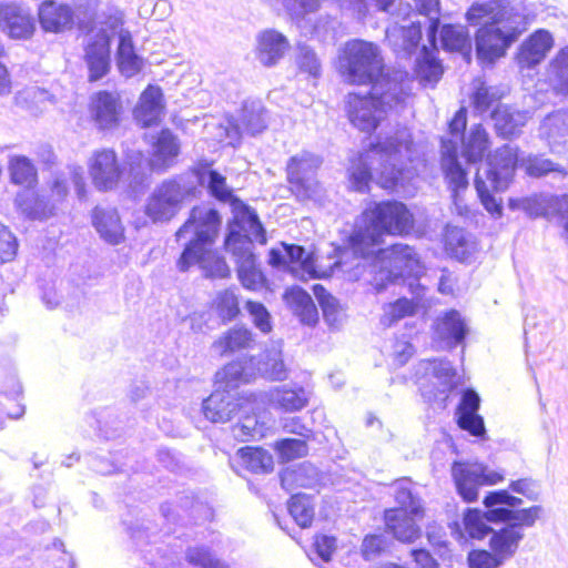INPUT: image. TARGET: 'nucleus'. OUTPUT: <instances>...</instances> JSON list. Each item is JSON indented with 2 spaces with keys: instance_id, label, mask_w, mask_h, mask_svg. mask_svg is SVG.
<instances>
[{
  "instance_id": "nucleus-1",
  "label": "nucleus",
  "mask_w": 568,
  "mask_h": 568,
  "mask_svg": "<svg viewBox=\"0 0 568 568\" xmlns=\"http://www.w3.org/2000/svg\"><path fill=\"white\" fill-rule=\"evenodd\" d=\"M468 24L478 27L475 32V53L478 63L493 67L527 31L529 19L523 1H475L465 13Z\"/></svg>"
},
{
  "instance_id": "nucleus-2",
  "label": "nucleus",
  "mask_w": 568,
  "mask_h": 568,
  "mask_svg": "<svg viewBox=\"0 0 568 568\" xmlns=\"http://www.w3.org/2000/svg\"><path fill=\"white\" fill-rule=\"evenodd\" d=\"M197 185L205 186L211 196L226 202L233 193L226 185V179L215 170L209 169V163L202 162L190 172L163 181L150 195L145 213L154 222L171 220L180 210L181 203L190 196H195Z\"/></svg>"
},
{
  "instance_id": "nucleus-3",
  "label": "nucleus",
  "mask_w": 568,
  "mask_h": 568,
  "mask_svg": "<svg viewBox=\"0 0 568 568\" xmlns=\"http://www.w3.org/2000/svg\"><path fill=\"white\" fill-rule=\"evenodd\" d=\"M221 222V215L215 209L195 206L191 210L189 219L175 233L178 241L192 234L176 261L180 272H187L193 265H199L206 277L225 278L230 275L225 260L212 251Z\"/></svg>"
},
{
  "instance_id": "nucleus-4",
  "label": "nucleus",
  "mask_w": 568,
  "mask_h": 568,
  "mask_svg": "<svg viewBox=\"0 0 568 568\" xmlns=\"http://www.w3.org/2000/svg\"><path fill=\"white\" fill-rule=\"evenodd\" d=\"M414 224V215L403 202H374L362 213L348 244L356 256L367 258L374 256L385 235H407Z\"/></svg>"
},
{
  "instance_id": "nucleus-5",
  "label": "nucleus",
  "mask_w": 568,
  "mask_h": 568,
  "mask_svg": "<svg viewBox=\"0 0 568 568\" xmlns=\"http://www.w3.org/2000/svg\"><path fill=\"white\" fill-rule=\"evenodd\" d=\"M483 504L489 520L504 524L499 530L493 531L489 541L491 550L503 560L515 555L525 536L521 529L532 527L544 511L540 505L519 509L523 499L504 489L488 493Z\"/></svg>"
},
{
  "instance_id": "nucleus-6",
  "label": "nucleus",
  "mask_w": 568,
  "mask_h": 568,
  "mask_svg": "<svg viewBox=\"0 0 568 568\" xmlns=\"http://www.w3.org/2000/svg\"><path fill=\"white\" fill-rule=\"evenodd\" d=\"M409 134L378 140L367 154L361 155L348 169L352 187L361 193L368 191L373 179L384 189H395L404 181L403 150H409Z\"/></svg>"
},
{
  "instance_id": "nucleus-7",
  "label": "nucleus",
  "mask_w": 568,
  "mask_h": 568,
  "mask_svg": "<svg viewBox=\"0 0 568 568\" xmlns=\"http://www.w3.org/2000/svg\"><path fill=\"white\" fill-rule=\"evenodd\" d=\"M407 72H397L394 80L373 84L367 95L349 94L346 112L349 122L359 131L371 134L379 125L387 110L402 106L408 95Z\"/></svg>"
},
{
  "instance_id": "nucleus-8",
  "label": "nucleus",
  "mask_w": 568,
  "mask_h": 568,
  "mask_svg": "<svg viewBox=\"0 0 568 568\" xmlns=\"http://www.w3.org/2000/svg\"><path fill=\"white\" fill-rule=\"evenodd\" d=\"M517 163V149L505 144L490 154L485 166L476 172L474 186L478 199L485 210L495 219L503 215V201L497 199L494 192H504L509 187Z\"/></svg>"
},
{
  "instance_id": "nucleus-9",
  "label": "nucleus",
  "mask_w": 568,
  "mask_h": 568,
  "mask_svg": "<svg viewBox=\"0 0 568 568\" xmlns=\"http://www.w3.org/2000/svg\"><path fill=\"white\" fill-rule=\"evenodd\" d=\"M338 69L346 82L356 85H371L383 80H394L397 72L386 71L379 47L371 41L353 39L345 43L339 58Z\"/></svg>"
},
{
  "instance_id": "nucleus-10",
  "label": "nucleus",
  "mask_w": 568,
  "mask_h": 568,
  "mask_svg": "<svg viewBox=\"0 0 568 568\" xmlns=\"http://www.w3.org/2000/svg\"><path fill=\"white\" fill-rule=\"evenodd\" d=\"M224 247L235 260L241 284L245 288L256 290L262 283L263 274L257 267L256 256L253 252L254 243L241 221L234 220L229 224Z\"/></svg>"
},
{
  "instance_id": "nucleus-11",
  "label": "nucleus",
  "mask_w": 568,
  "mask_h": 568,
  "mask_svg": "<svg viewBox=\"0 0 568 568\" xmlns=\"http://www.w3.org/2000/svg\"><path fill=\"white\" fill-rule=\"evenodd\" d=\"M420 14L427 17L429 22L427 38L430 47L422 45L419 55L415 61V72L424 81L437 82L443 74V67L436 57L437 34L440 28L438 18L439 0H415Z\"/></svg>"
},
{
  "instance_id": "nucleus-12",
  "label": "nucleus",
  "mask_w": 568,
  "mask_h": 568,
  "mask_svg": "<svg viewBox=\"0 0 568 568\" xmlns=\"http://www.w3.org/2000/svg\"><path fill=\"white\" fill-rule=\"evenodd\" d=\"M381 260L379 280L377 290L382 291L388 284L399 283L408 274H422L423 268L413 247L407 244L397 243L386 250L376 247L375 254Z\"/></svg>"
},
{
  "instance_id": "nucleus-13",
  "label": "nucleus",
  "mask_w": 568,
  "mask_h": 568,
  "mask_svg": "<svg viewBox=\"0 0 568 568\" xmlns=\"http://www.w3.org/2000/svg\"><path fill=\"white\" fill-rule=\"evenodd\" d=\"M452 477L458 495L466 503H473L478 498L479 486L496 485L504 480L505 475L484 464L457 460L452 465Z\"/></svg>"
},
{
  "instance_id": "nucleus-14",
  "label": "nucleus",
  "mask_w": 568,
  "mask_h": 568,
  "mask_svg": "<svg viewBox=\"0 0 568 568\" xmlns=\"http://www.w3.org/2000/svg\"><path fill=\"white\" fill-rule=\"evenodd\" d=\"M320 164L321 160L310 152L298 153L287 161V182L298 201L312 200L317 194L318 183L315 175Z\"/></svg>"
},
{
  "instance_id": "nucleus-15",
  "label": "nucleus",
  "mask_w": 568,
  "mask_h": 568,
  "mask_svg": "<svg viewBox=\"0 0 568 568\" xmlns=\"http://www.w3.org/2000/svg\"><path fill=\"white\" fill-rule=\"evenodd\" d=\"M111 36L105 29L98 30L84 45L83 60L87 64L90 82L104 78L111 70Z\"/></svg>"
},
{
  "instance_id": "nucleus-16",
  "label": "nucleus",
  "mask_w": 568,
  "mask_h": 568,
  "mask_svg": "<svg viewBox=\"0 0 568 568\" xmlns=\"http://www.w3.org/2000/svg\"><path fill=\"white\" fill-rule=\"evenodd\" d=\"M0 31L12 40H28L36 31L30 9L10 1L0 3Z\"/></svg>"
},
{
  "instance_id": "nucleus-17",
  "label": "nucleus",
  "mask_w": 568,
  "mask_h": 568,
  "mask_svg": "<svg viewBox=\"0 0 568 568\" xmlns=\"http://www.w3.org/2000/svg\"><path fill=\"white\" fill-rule=\"evenodd\" d=\"M89 173L93 185L99 191L115 189L124 173L113 150L103 149L94 152L89 163Z\"/></svg>"
},
{
  "instance_id": "nucleus-18",
  "label": "nucleus",
  "mask_w": 568,
  "mask_h": 568,
  "mask_svg": "<svg viewBox=\"0 0 568 568\" xmlns=\"http://www.w3.org/2000/svg\"><path fill=\"white\" fill-rule=\"evenodd\" d=\"M440 164L452 191L454 204L459 206L460 192L467 190L469 182L467 171L458 160L457 141L444 140L440 148Z\"/></svg>"
},
{
  "instance_id": "nucleus-19",
  "label": "nucleus",
  "mask_w": 568,
  "mask_h": 568,
  "mask_svg": "<svg viewBox=\"0 0 568 568\" xmlns=\"http://www.w3.org/2000/svg\"><path fill=\"white\" fill-rule=\"evenodd\" d=\"M243 403L239 393L216 386V389L203 400L202 412L212 423H226L243 409Z\"/></svg>"
},
{
  "instance_id": "nucleus-20",
  "label": "nucleus",
  "mask_w": 568,
  "mask_h": 568,
  "mask_svg": "<svg viewBox=\"0 0 568 568\" xmlns=\"http://www.w3.org/2000/svg\"><path fill=\"white\" fill-rule=\"evenodd\" d=\"M89 111L99 130H111L120 124L123 112L119 94L101 90L91 97Z\"/></svg>"
},
{
  "instance_id": "nucleus-21",
  "label": "nucleus",
  "mask_w": 568,
  "mask_h": 568,
  "mask_svg": "<svg viewBox=\"0 0 568 568\" xmlns=\"http://www.w3.org/2000/svg\"><path fill=\"white\" fill-rule=\"evenodd\" d=\"M480 397L473 388L463 390L459 404L456 407L455 418L458 427L470 436L484 439L486 428L483 416L478 414Z\"/></svg>"
},
{
  "instance_id": "nucleus-22",
  "label": "nucleus",
  "mask_w": 568,
  "mask_h": 568,
  "mask_svg": "<svg viewBox=\"0 0 568 568\" xmlns=\"http://www.w3.org/2000/svg\"><path fill=\"white\" fill-rule=\"evenodd\" d=\"M554 44L552 36L545 29L532 32L516 52V62L520 70H530L541 63Z\"/></svg>"
},
{
  "instance_id": "nucleus-23",
  "label": "nucleus",
  "mask_w": 568,
  "mask_h": 568,
  "mask_svg": "<svg viewBox=\"0 0 568 568\" xmlns=\"http://www.w3.org/2000/svg\"><path fill=\"white\" fill-rule=\"evenodd\" d=\"M38 16L40 26L45 32L61 33L74 27L73 9L55 0L43 1L39 7Z\"/></svg>"
},
{
  "instance_id": "nucleus-24",
  "label": "nucleus",
  "mask_w": 568,
  "mask_h": 568,
  "mask_svg": "<svg viewBox=\"0 0 568 568\" xmlns=\"http://www.w3.org/2000/svg\"><path fill=\"white\" fill-rule=\"evenodd\" d=\"M467 334L466 322L456 310L444 312L434 323L435 337L444 342L448 348L463 344Z\"/></svg>"
},
{
  "instance_id": "nucleus-25",
  "label": "nucleus",
  "mask_w": 568,
  "mask_h": 568,
  "mask_svg": "<svg viewBox=\"0 0 568 568\" xmlns=\"http://www.w3.org/2000/svg\"><path fill=\"white\" fill-rule=\"evenodd\" d=\"M179 153L178 136L170 129H162L152 143L151 168L156 173H164L173 165Z\"/></svg>"
},
{
  "instance_id": "nucleus-26",
  "label": "nucleus",
  "mask_w": 568,
  "mask_h": 568,
  "mask_svg": "<svg viewBox=\"0 0 568 568\" xmlns=\"http://www.w3.org/2000/svg\"><path fill=\"white\" fill-rule=\"evenodd\" d=\"M420 22H412L407 27H392L386 31V39L394 51L400 59L410 58L419 47L422 40Z\"/></svg>"
},
{
  "instance_id": "nucleus-27",
  "label": "nucleus",
  "mask_w": 568,
  "mask_h": 568,
  "mask_svg": "<svg viewBox=\"0 0 568 568\" xmlns=\"http://www.w3.org/2000/svg\"><path fill=\"white\" fill-rule=\"evenodd\" d=\"M92 225L100 237L111 245L120 244L124 239V229L116 209L97 205L91 213Z\"/></svg>"
},
{
  "instance_id": "nucleus-28",
  "label": "nucleus",
  "mask_w": 568,
  "mask_h": 568,
  "mask_svg": "<svg viewBox=\"0 0 568 568\" xmlns=\"http://www.w3.org/2000/svg\"><path fill=\"white\" fill-rule=\"evenodd\" d=\"M115 61L120 73L125 78L135 77L143 70L144 59L136 53L132 34L128 29L118 32Z\"/></svg>"
},
{
  "instance_id": "nucleus-29",
  "label": "nucleus",
  "mask_w": 568,
  "mask_h": 568,
  "mask_svg": "<svg viewBox=\"0 0 568 568\" xmlns=\"http://www.w3.org/2000/svg\"><path fill=\"white\" fill-rule=\"evenodd\" d=\"M528 119V111L516 110L509 105H498L491 112L497 135L507 140L519 136Z\"/></svg>"
},
{
  "instance_id": "nucleus-30",
  "label": "nucleus",
  "mask_w": 568,
  "mask_h": 568,
  "mask_svg": "<svg viewBox=\"0 0 568 568\" xmlns=\"http://www.w3.org/2000/svg\"><path fill=\"white\" fill-rule=\"evenodd\" d=\"M256 40V58L264 67L275 65L290 47L287 38L274 29L260 32Z\"/></svg>"
},
{
  "instance_id": "nucleus-31",
  "label": "nucleus",
  "mask_w": 568,
  "mask_h": 568,
  "mask_svg": "<svg viewBox=\"0 0 568 568\" xmlns=\"http://www.w3.org/2000/svg\"><path fill=\"white\" fill-rule=\"evenodd\" d=\"M266 397L274 409L293 413L307 406L310 393L302 386L283 385L270 389Z\"/></svg>"
},
{
  "instance_id": "nucleus-32",
  "label": "nucleus",
  "mask_w": 568,
  "mask_h": 568,
  "mask_svg": "<svg viewBox=\"0 0 568 568\" xmlns=\"http://www.w3.org/2000/svg\"><path fill=\"white\" fill-rule=\"evenodd\" d=\"M414 517V515L406 514L403 509H386L384 513L386 529L395 539L412 544L422 536V529Z\"/></svg>"
},
{
  "instance_id": "nucleus-33",
  "label": "nucleus",
  "mask_w": 568,
  "mask_h": 568,
  "mask_svg": "<svg viewBox=\"0 0 568 568\" xmlns=\"http://www.w3.org/2000/svg\"><path fill=\"white\" fill-rule=\"evenodd\" d=\"M163 110L164 102L161 88L148 85L142 92L140 102L134 110V118L143 128H149L160 121Z\"/></svg>"
},
{
  "instance_id": "nucleus-34",
  "label": "nucleus",
  "mask_w": 568,
  "mask_h": 568,
  "mask_svg": "<svg viewBox=\"0 0 568 568\" xmlns=\"http://www.w3.org/2000/svg\"><path fill=\"white\" fill-rule=\"evenodd\" d=\"M16 205L29 220H47L53 215L55 203L38 194L33 187L24 189L16 196Z\"/></svg>"
},
{
  "instance_id": "nucleus-35",
  "label": "nucleus",
  "mask_w": 568,
  "mask_h": 568,
  "mask_svg": "<svg viewBox=\"0 0 568 568\" xmlns=\"http://www.w3.org/2000/svg\"><path fill=\"white\" fill-rule=\"evenodd\" d=\"M539 134L551 149L568 143V110L560 109L547 114L540 123Z\"/></svg>"
},
{
  "instance_id": "nucleus-36",
  "label": "nucleus",
  "mask_w": 568,
  "mask_h": 568,
  "mask_svg": "<svg viewBox=\"0 0 568 568\" xmlns=\"http://www.w3.org/2000/svg\"><path fill=\"white\" fill-rule=\"evenodd\" d=\"M425 375L432 376L437 381L438 393L447 398L448 393L458 386V376L456 369L447 358H433L422 362Z\"/></svg>"
},
{
  "instance_id": "nucleus-37",
  "label": "nucleus",
  "mask_w": 568,
  "mask_h": 568,
  "mask_svg": "<svg viewBox=\"0 0 568 568\" xmlns=\"http://www.w3.org/2000/svg\"><path fill=\"white\" fill-rule=\"evenodd\" d=\"M254 334L250 328L243 325H235L224 332L212 344V348L220 355H226L248 349L254 345Z\"/></svg>"
},
{
  "instance_id": "nucleus-38",
  "label": "nucleus",
  "mask_w": 568,
  "mask_h": 568,
  "mask_svg": "<svg viewBox=\"0 0 568 568\" xmlns=\"http://www.w3.org/2000/svg\"><path fill=\"white\" fill-rule=\"evenodd\" d=\"M265 112L261 100H245L235 125L236 131L246 132L250 135L262 133L267 126Z\"/></svg>"
},
{
  "instance_id": "nucleus-39",
  "label": "nucleus",
  "mask_w": 568,
  "mask_h": 568,
  "mask_svg": "<svg viewBox=\"0 0 568 568\" xmlns=\"http://www.w3.org/2000/svg\"><path fill=\"white\" fill-rule=\"evenodd\" d=\"M128 185L133 193H141L149 185V179L153 169L151 161L141 151H130L126 155Z\"/></svg>"
},
{
  "instance_id": "nucleus-40",
  "label": "nucleus",
  "mask_w": 568,
  "mask_h": 568,
  "mask_svg": "<svg viewBox=\"0 0 568 568\" xmlns=\"http://www.w3.org/2000/svg\"><path fill=\"white\" fill-rule=\"evenodd\" d=\"M210 311L223 325L235 321L241 314L237 290L230 287L217 291L210 303Z\"/></svg>"
},
{
  "instance_id": "nucleus-41",
  "label": "nucleus",
  "mask_w": 568,
  "mask_h": 568,
  "mask_svg": "<svg viewBox=\"0 0 568 568\" xmlns=\"http://www.w3.org/2000/svg\"><path fill=\"white\" fill-rule=\"evenodd\" d=\"M252 378L253 373L248 369L246 362L233 361L216 372L215 384L224 389L237 393L239 386L250 383Z\"/></svg>"
},
{
  "instance_id": "nucleus-42",
  "label": "nucleus",
  "mask_w": 568,
  "mask_h": 568,
  "mask_svg": "<svg viewBox=\"0 0 568 568\" xmlns=\"http://www.w3.org/2000/svg\"><path fill=\"white\" fill-rule=\"evenodd\" d=\"M462 142V154L467 163L481 162L490 144L488 133L481 124L471 126L468 136Z\"/></svg>"
},
{
  "instance_id": "nucleus-43",
  "label": "nucleus",
  "mask_w": 568,
  "mask_h": 568,
  "mask_svg": "<svg viewBox=\"0 0 568 568\" xmlns=\"http://www.w3.org/2000/svg\"><path fill=\"white\" fill-rule=\"evenodd\" d=\"M442 47L446 51L470 53L471 39L466 27L460 24H445L440 29Z\"/></svg>"
},
{
  "instance_id": "nucleus-44",
  "label": "nucleus",
  "mask_w": 568,
  "mask_h": 568,
  "mask_svg": "<svg viewBox=\"0 0 568 568\" xmlns=\"http://www.w3.org/2000/svg\"><path fill=\"white\" fill-rule=\"evenodd\" d=\"M10 180L24 189L33 187L38 182V172L31 160L24 155H14L9 161Z\"/></svg>"
},
{
  "instance_id": "nucleus-45",
  "label": "nucleus",
  "mask_w": 568,
  "mask_h": 568,
  "mask_svg": "<svg viewBox=\"0 0 568 568\" xmlns=\"http://www.w3.org/2000/svg\"><path fill=\"white\" fill-rule=\"evenodd\" d=\"M313 293L322 308L323 317L331 327H338L343 320V308L339 301L334 297L323 285L315 284Z\"/></svg>"
},
{
  "instance_id": "nucleus-46",
  "label": "nucleus",
  "mask_w": 568,
  "mask_h": 568,
  "mask_svg": "<svg viewBox=\"0 0 568 568\" xmlns=\"http://www.w3.org/2000/svg\"><path fill=\"white\" fill-rule=\"evenodd\" d=\"M242 464L252 473L267 474L273 470L274 462L272 455L260 447H243L237 452Z\"/></svg>"
},
{
  "instance_id": "nucleus-47",
  "label": "nucleus",
  "mask_w": 568,
  "mask_h": 568,
  "mask_svg": "<svg viewBox=\"0 0 568 568\" xmlns=\"http://www.w3.org/2000/svg\"><path fill=\"white\" fill-rule=\"evenodd\" d=\"M526 173L531 178H545L551 175L554 179L562 180L567 175L564 166L542 156H528L524 161Z\"/></svg>"
},
{
  "instance_id": "nucleus-48",
  "label": "nucleus",
  "mask_w": 568,
  "mask_h": 568,
  "mask_svg": "<svg viewBox=\"0 0 568 568\" xmlns=\"http://www.w3.org/2000/svg\"><path fill=\"white\" fill-rule=\"evenodd\" d=\"M487 517V509L481 511L477 508H468L465 511L463 523L471 538L484 539L489 534H493L494 529L488 524H494V521Z\"/></svg>"
},
{
  "instance_id": "nucleus-49",
  "label": "nucleus",
  "mask_w": 568,
  "mask_h": 568,
  "mask_svg": "<svg viewBox=\"0 0 568 568\" xmlns=\"http://www.w3.org/2000/svg\"><path fill=\"white\" fill-rule=\"evenodd\" d=\"M287 508L290 515L300 527L307 528L312 525L315 513L308 496L305 494L292 495Z\"/></svg>"
},
{
  "instance_id": "nucleus-50",
  "label": "nucleus",
  "mask_w": 568,
  "mask_h": 568,
  "mask_svg": "<svg viewBox=\"0 0 568 568\" xmlns=\"http://www.w3.org/2000/svg\"><path fill=\"white\" fill-rule=\"evenodd\" d=\"M550 65L555 89L559 94L568 98V45L557 52Z\"/></svg>"
},
{
  "instance_id": "nucleus-51",
  "label": "nucleus",
  "mask_w": 568,
  "mask_h": 568,
  "mask_svg": "<svg viewBox=\"0 0 568 568\" xmlns=\"http://www.w3.org/2000/svg\"><path fill=\"white\" fill-rule=\"evenodd\" d=\"M260 374L268 381H285L287 369L280 352H268L258 364Z\"/></svg>"
},
{
  "instance_id": "nucleus-52",
  "label": "nucleus",
  "mask_w": 568,
  "mask_h": 568,
  "mask_svg": "<svg viewBox=\"0 0 568 568\" xmlns=\"http://www.w3.org/2000/svg\"><path fill=\"white\" fill-rule=\"evenodd\" d=\"M74 24L84 33H90L95 28L97 2L93 0H79L75 3Z\"/></svg>"
},
{
  "instance_id": "nucleus-53",
  "label": "nucleus",
  "mask_w": 568,
  "mask_h": 568,
  "mask_svg": "<svg viewBox=\"0 0 568 568\" xmlns=\"http://www.w3.org/2000/svg\"><path fill=\"white\" fill-rule=\"evenodd\" d=\"M296 63L301 72L307 73L312 78H320L322 73V63L316 52L307 44H298Z\"/></svg>"
},
{
  "instance_id": "nucleus-54",
  "label": "nucleus",
  "mask_w": 568,
  "mask_h": 568,
  "mask_svg": "<svg viewBox=\"0 0 568 568\" xmlns=\"http://www.w3.org/2000/svg\"><path fill=\"white\" fill-rule=\"evenodd\" d=\"M275 449L285 462L304 457L308 453L307 440L300 438L280 439L275 443Z\"/></svg>"
},
{
  "instance_id": "nucleus-55",
  "label": "nucleus",
  "mask_w": 568,
  "mask_h": 568,
  "mask_svg": "<svg viewBox=\"0 0 568 568\" xmlns=\"http://www.w3.org/2000/svg\"><path fill=\"white\" fill-rule=\"evenodd\" d=\"M294 302L297 305L298 315L301 321L307 325H314L318 320L316 306L312 296L303 288H295L292 292Z\"/></svg>"
},
{
  "instance_id": "nucleus-56",
  "label": "nucleus",
  "mask_w": 568,
  "mask_h": 568,
  "mask_svg": "<svg viewBox=\"0 0 568 568\" xmlns=\"http://www.w3.org/2000/svg\"><path fill=\"white\" fill-rule=\"evenodd\" d=\"M185 558L189 564L201 568H224L223 562L204 546L189 547Z\"/></svg>"
},
{
  "instance_id": "nucleus-57",
  "label": "nucleus",
  "mask_w": 568,
  "mask_h": 568,
  "mask_svg": "<svg viewBox=\"0 0 568 568\" xmlns=\"http://www.w3.org/2000/svg\"><path fill=\"white\" fill-rule=\"evenodd\" d=\"M396 0H341V7L351 10L358 19L364 18L368 12L369 3L379 11L389 12Z\"/></svg>"
},
{
  "instance_id": "nucleus-58",
  "label": "nucleus",
  "mask_w": 568,
  "mask_h": 568,
  "mask_svg": "<svg viewBox=\"0 0 568 568\" xmlns=\"http://www.w3.org/2000/svg\"><path fill=\"white\" fill-rule=\"evenodd\" d=\"M245 307L257 329L263 334L272 332V316L264 304L261 302L247 301Z\"/></svg>"
},
{
  "instance_id": "nucleus-59",
  "label": "nucleus",
  "mask_w": 568,
  "mask_h": 568,
  "mask_svg": "<svg viewBox=\"0 0 568 568\" xmlns=\"http://www.w3.org/2000/svg\"><path fill=\"white\" fill-rule=\"evenodd\" d=\"M387 547L388 541L383 534L366 535L362 541L361 554L364 560L371 561L379 557Z\"/></svg>"
},
{
  "instance_id": "nucleus-60",
  "label": "nucleus",
  "mask_w": 568,
  "mask_h": 568,
  "mask_svg": "<svg viewBox=\"0 0 568 568\" xmlns=\"http://www.w3.org/2000/svg\"><path fill=\"white\" fill-rule=\"evenodd\" d=\"M233 433L241 440L248 442L263 435V426L255 415H246L233 427Z\"/></svg>"
},
{
  "instance_id": "nucleus-61",
  "label": "nucleus",
  "mask_w": 568,
  "mask_h": 568,
  "mask_svg": "<svg viewBox=\"0 0 568 568\" xmlns=\"http://www.w3.org/2000/svg\"><path fill=\"white\" fill-rule=\"evenodd\" d=\"M395 500L399 506L397 509H403L406 514L414 516L423 514L424 509L420 499L408 487L398 486L395 493Z\"/></svg>"
},
{
  "instance_id": "nucleus-62",
  "label": "nucleus",
  "mask_w": 568,
  "mask_h": 568,
  "mask_svg": "<svg viewBox=\"0 0 568 568\" xmlns=\"http://www.w3.org/2000/svg\"><path fill=\"white\" fill-rule=\"evenodd\" d=\"M509 489L525 496L530 501H538L540 499V485L531 477L511 480Z\"/></svg>"
},
{
  "instance_id": "nucleus-63",
  "label": "nucleus",
  "mask_w": 568,
  "mask_h": 568,
  "mask_svg": "<svg viewBox=\"0 0 568 568\" xmlns=\"http://www.w3.org/2000/svg\"><path fill=\"white\" fill-rule=\"evenodd\" d=\"M18 252V241L11 231L0 223V263L14 258Z\"/></svg>"
},
{
  "instance_id": "nucleus-64",
  "label": "nucleus",
  "mask_w": 568,
  "mask_h": 568,
  "mask_svg": "<svg viewBox=\"0 0 568 568\" xmlns=\"http://www.w3.org/2000/svg\"><path fill=\"white\" fill-rule=\"evenodd\" d=\"M469 568H498L503 564V559L494 551L473 550L468 554Z\"/></svg>"
}]
</instances>
